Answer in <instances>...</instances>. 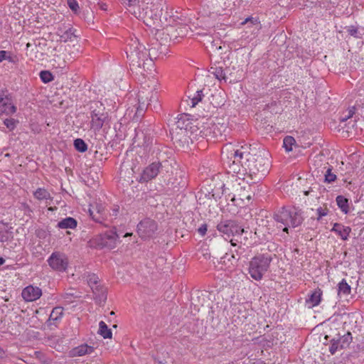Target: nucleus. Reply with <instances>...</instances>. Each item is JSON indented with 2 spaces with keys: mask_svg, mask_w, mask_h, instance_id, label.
I'll list each match as a JSON object with an SVG mask.
<instances>
[{
  "mask_svg": "<svg viewBox=\"0 0 364 364\" xmlns=\"http://www.w3.org/2000/svg\"><path fill=\"white\" fill-rule=\"evenodd\" d=\"M222 155L226 156L233 164H240L244 168L247 178L252 181L250 183L259 182L268 173V159L261 156L255 157L250 154L247 146L235 149L226 145L222 149Z\"/></svg>",
  "mask_w": 364,
  "mask_h": 364,
  "instance_id": "nucleus-1",
  "label": "nucleus"
},
{
  "mask_svg": "<svg viewBox=\"0 0 364 364\" xmlns=\"http://www.w3.org/2000/svg\"><path fill=\"white\" fill-rule=\"evenodd\" d=\"M126 53L130 60L132 70L138 68L145 70V65L147 64L151 65L154 59L157 58L156 48L152 47L147 51L144 46L141 44L136 38L131 40L127 46Z\"/></svg>",
  "mask_w": 364,
  "mask_h": 364,
  "instance_id": "nucleus-2",
  "label": "nucleus"
},
{
  "mask_svg": "<svg viewBox=\"0 0 364 364\" xmlns=\"http://www.w3.org/2000/svg\"><path fill=\"white\" fill-rule=\"evenodd\" d=\"M274 219L280 225L284 232L288 233L289 228H296L299 226L303 220L302 213L295 207H282L274 214Z\"/></svg>",
  "mask_w": 364,
  "mask_h": 364,
  "instance_id": "nucleus-3",
  "label": "nucleus"
},
{
  "mask_svg": "<svg viewBox=\"0 0 364 364\" xmlns=\"http://www.w3.org/2000/svg\"><path fill=\"white\" fill-rule=\"evenodd\" d=\"M173 160H164L161 162L154 161L145 167L137 179L139 183H147L155 178L159 173L162 177L166 178L173 174L174 168Z\"/></svg>",
  "mask_w": 364,
  "mask_h": 364,
  "instance_id": "nucleus-4",
  "label": "nucleus"
},
{
  "mask_svg": "<svg viewBox=\"0 0 364 364\" xmlns=\"http://www.w3.org/2000/svg\"><path fill=\"white\" fill-rule=\"evenodd\" d=\"M272 257L268 254L259 255L254 257L249 264V274L257 281L261 280L264 274L267 272Z\"/></svg>",
  "mask_w": 364,
  "mask_h": 364,
  "instance_id": "nucleus-5",
  "label": "nucleus"
},
{
  "mask_svg": "<svg viewBox=\"0 0 364 364\" xmlns=\"http://www.w3.org/2000/svg\"><path fill=\"white\" fill-rule=\"evenodd\" d=\"M218 231L228 237H236V239L230 240L232 246H236L237 244L234 241L242 243V235L247 234V230H245L241 225H240L235 220H225L221 222L217 225Z\"/></svg>",
  "mask_w": 364,
  "mask_h": 364,
  "instance_id": "nucleus-6",
  "label": "nucleus"
},
{
  "mask_svg": "<svg viewBox=\"0 0 364 364\" xmlns=\"http://www.w3.org/2000/svg\"><path fill=\"white\" fill-rule=\"evenodd\" d=\"M91 128L100 131L108 117L103 105L99 102H94L91 107Z\"/></svg>",
  "mask_w": 364,
  "mask_h": 364,
  "instance_id": "nucleus-7",
  "label": "nucleus"
},
{
  "mask_svg": "<svg viewBox=\"0 0 364 364\" xmlns=\"http://www.w3.org/2000/svg\"><path fill=\"white\" fill-rule=\"evenodd\" d=\"M156 230V223L150 218L141 220L137 225V232L142 239L151 237Z\"/></svg>",
  "mask_w": 364,
  "mask_h": 364,
  "instance_id": "nucleus-8",
  "label": "nucleus"
},
{
  "mask_svg": "<svg viewBox=\"0 0 364 364\" xmlns=\"http://www.w3.org/2000/svg\"><path fill=\"white\" fill-rule=\"evenodd\" d=\"M48 263L53 269L59 272L65 271L68 264L66 256L60 252H53L48 259Z\"/></svg>",
  "mask_w": 364,
  "mask_h": 364,
  "instance_id": "nucleus-9",
  "label": "nucleus"
},
{
  "mask_svg": "<svg viewBox=\"0 0 364 364\" xmlns=\"http://www.w3.org/2000/svg\"><path fill=\"white\" fill-rule=\"evenodd\" d=\"M119 236L114 230H109L100 235L99 245L102 247L113 249L116 247Z\"/></svg>",
  "mask_w": 364,
  "mask_h": 364,
  "instance_id": "nucleus-10",
  "label": "nucleus"
},
{
  "mask_svg": "<svg viewBox=\"0 0 364 364\" xmlns=\"http://www.w3.org/2000/svg\"><path fill=\"white\" fill-rule=\"evenodd\" d=\"M222 128H223L222 125L219 126L212 121L208 122L205 123V125L203 126L200 133H202L204 136L207 137L208 139L217 138L222 135Z\"/></svg>",
  "mask_w": 364,
  "mask_h": 364,
  "instance_id": "nucleus-11",
  "label": "nucleus"
},
{
  "mask_svg": "<svg viewBox=\"0 0 364 364\" xmlns=\"http://www.w3.org/2000/svg\"><path fill=\"white\" fill-rule=\"evenodd\" d=\"M21 295L24 300L27 301H33L41 297L42 295V291L39 287L28 286L23 289Z\"/></svg>",
  "mask_w": 364,
  "mask_h": 364,
  "instance_id": "nucleus-12",
  "label": "nucleus"
},
{
  "mask_svg": "<svg viewBox=\"0 0 364 364\" xmlns=\"http://www.w3.org/2000/svg\"><path fill=\"white\" fill-rule=\"evenodd\" d=\"M14 239L13 227L9 223L0 221V242L4 243Z\"/></svg>",
  "mask_w": 364,
  "mask_h": 364,
  "instance_id": "nucleus-13",
  "label": "nucleus"
},
{
  "mask_svg": "<svg viewBox=\"0 0 364 364\" xmlns=\"http://www.w3.org/2000/svg\"><path fill=\"white\" fill-rule=\"evenodd\" d=\"M149 106L146 102V100L144 99V92H139L138 95V104L137 107H134L130 112H133L134 109H135V113L134 114V118H139L142 116L144 110Z\"/></svg>",
  "mask_w": 364,
  "mask_h": 364,
  "instance_id": "nucleus-14",
  "label": "nucleus"
},
{
  "mask_svg": "<svg viewBox=\"0 0 364 364\" xmlns=\"http://www.w3.org/2000/svg\"><path fill=\"white\" fill-rule=\"evenodd\" d=\"M332 231L336 232L342 240H346L349 236V234L351 231L350 228L344 226L339 223H335Z\"/></svg>",
  "mask_w": 364,
  "mask_h": 364,
  "instance_id": "nucleus-15",
  "label": "nucleus"
},
{
  "mask_svg": "<svg viewBox=\"0 0 364 364\" xmlns=\"http://www.w3.org/2000/svg\"><path fill=\"white\" fill-rule=\"evenodd\" d=\"M16 112V107L9 102V99L0 101V115L6 114L10 115Z\"/></svg>",
  "mask_w": 364,
  "mask_h": 364,
  "instance_id": "nucleus-16",
  "label": "nucleus"
},
{
  "mask_svg": "<svg viewBox=\"0 0 364 364\" xmlns=\"http://www.w3.org/2000/svg\"><path fill=\"white\" fill-rule=\"evenodd\" d=\"M321 289L315 290L306 299V304L309 308H312L319 304L321 297Z\"/></svg>",
  "mask_w": 364,
  "mask_h": 364,
  "instance_id": "nucleus-17",
  "label": "nucleus"
},
{
  "mask_svg": "<svg viewBox=\"0 0 364 364\" xmlns=\"http://www.w3.org/2000/svg\"><path fill=\"white\" fill-rule=\"evenodd\" d=\"M93 350L94 348L92 346L85 344L73 348L71 351V354L73 356H82L86 354L92 353Z\"/></svg>",
  "mask_w": 364,
  "mask_h": 364,
  "instance_id": "nucleus-18",
  "label": "nucleus"
},
{
  "mask_svg": "<svg viewBox=\"0 0 364 364\" xmlns=\"http://www.w3.org/2000/svg\"><path fill=\"white\" fill-rule=\"evenodd\" d=\"M77 220L71 217H68L58 223L57 227L61 229H74L77 227Z\"/></svg>",
  "mask_w": 364,
  "mask_h": 364,
  "instance_id": "nucleus-19",
  "label": "nucleus"
},
{
  "mask_svg": "<svg viewBox=\"0 0 364 364\" xmlns=\"http://www.w3.org/2000/svg\"><path fill=\"white\" fill-rule=\"evenodd\" d=\"M350 292H351L350 286L346 282V280L345 279H343L338 284V295L340 297L347 296L350 294Z\"/></svg>",
  "mask_w": 364,
  "mask_h": 364,
  "instance_id": "nucleus-20",
  "label": "nucleus"
},
{
  "mask_svg": "<svg viewBox=\"0 0 364 364\" xmlns=\"http://www.w3.org/2000/svg\"><path fill=\"white\" fill-rule=\"evenodd\" d=\"M335 338L338 340V343H340V348H346V347H348L349 344L351 343L353 338L351 333L350 332H348L347 333L342 336H338L337 337Z\"/></svg>",
  "mask_w": 364,
  "mask_h": 364,
  "instance_id": "nucleus-21",
  "label": "nucleus"
},
{
  "mask_svg": "<svg viewBox=\"0 0 364 364\" xmlns=\"http://www.w3.org/2000/svg\"><path fill=\"white\" fill-rule=\"evenodd\" d=\"M98 333L104 338H111L112 336L111 329L108 328L107 324L102 321L99 323Z\"/></svg>",
  "mask_w": 364,
  "mask_h": 364,
  "instance_id": "nucleus-22",
  "label": "nucleus"
},
{
  "mask_svg": "<svg viewBox=\"0 0 364 364\" xmlns=\"http://www.w3.org/2000/svg\"><path fill=\"white\" fill-rule=\"evenodd\" d=\"M336 200L342 212L348 213L349 211L348 200L343 196H338Z\"/></svg>",
  "mask_w": 364,
  "mask_h": 364,
  "instance_id": "nucleus-23",
  "label": "nucleus"
},
{
  "mask_svg": "<svg viewBox=\"0 0 364 364\" xmlns=\"http://www.w3.org/2000/svg\"><path fill=\"white\" fill-rule=\"evenodd\" d=\"M63 315V308L61 306H56L52 310L49 316L48 321H58L62 318Z\"/></svg>",
  "mask_w": 364,
  "mask_h": 364,
  "instance_id": "nucleus-24",
  "label": "nucleus"
},
{
  "mask_svg": "<svg viewBox=\"0 0 364 364\" xmlns=\"http://www.w3.org/2000/svg\"><path fill=\"white\" fill-rule=\"evenodd\" d=\"M149 94L150 95V96H144V99L146 100V102L149 106H151L153 103H155L156 105H154V107L156 109L159 105V96L157 92L153 90Z\"/></svg>",
  "mask_w": 364,
  "mask_h": 364,
  "instance_id": "nucleus-25",
  "label": "nucleus"
},
{
  "mask_svg": "<svg viewBox=\"0 0 364 364\" xmlns=\"http://www.w3.org/2000/svg\"><path fill=\"white\" fill-rule=\"evenodd\" d=\"M87 282L89 286L92 288L94 294H96V291H98V287L94 288L95 285H97L99 282V278L95 274H88L87 276Z\"/></svg>",
  "mask_w": 364,
  "mask_h": 364,
  "instance_id": "nucleus-26",
  "label": "nucleus"
},
{
  "mask_svg": "<svg viewBox=\"0 0 364 364\" xmlns=\"http://www.w3.org/2000/svg\"><path fill=\"white\" fill-rule=\"evenodd\" d=\"M213 70L211 73L213 75L220 81L224 80V82H227L228 77H226L225 70L222 68H211Z\"/></svg>",
  "mask_w": 364,
  "mask_h": 364,
  "instance_id": "nucleus-27",
  "label": "nucleus"
},
{
  "mask_svg": "<svg viewBox=\"0 0 364 364\" xmlns=\"http://www.w3.org/2000/svg\"><path fill=\"white\" fill-rule=\"evenodd\" d=\"M35 198L39 200H48L50 198V195L47 191V190L44 188H38L33 193Z\"/></svg>",
  "mask_w": 364,
  "mask_h": 364,
  "instance_id": "nucleus-28",
  "label": "nucleus"
},
{
  "mask_svg": "<svg viewBox=\"0 0 364 364\" xmlns=\"http://www.w3.org/2000/svg\"><path fill=\"white\" fill-rule=\"evenodd\" d=\"M74 146L75 149L80 152H85L87 149V145L82 139H76L74 140Z\"/></svg>",
  "mask_w": 364,
  "mask_h": 364,
  "instance_id": "nucleus-29",
  "label": "nucleus"
},
{
  "mask_svg": "<svg viewBox=\"0 0 364 364\" xmlns=\"http://www.w3.org/2000/svg\"><path fill=\"white\" fill-rule=\"evenodd\" d=\"M296 141L294 137L291 136H287L284 137L283 141V146L287 151L292 150V146L295 144Z\"/></svg>",
  "mask_w": 364,
  "mask_h": 364,
  "instance_id": "nucleus-30",
  "label": "nucleus"
},
{
  "mask_svg": "<svg viewBox=\"0 0 364 364\" xmlns=\"http://www.w3.org/2000/svg\"><path fill=\"white\" fill-rule=\"evenodd\" d=\"M41 80L44 83H48L53 80V76L52 73L48 70H42L39 74Z\"/></svg>",
  "mask_w": 364,
  "mask_h": 364,
  "instance_id": "nucleus-31",
  "label": "nucleus"
},
{
  "mask_svg": "<svg viewBox=\"0 0 364 364\" xmlns=\"http://www.w3.org/2000/svg\"><path fill=\"white\" fill-rule=\"evenodd\" d=\"M75 37L76 36L75 35L73 29L69 28L60 36V40L64 42H66L68 41H72L73 38Z\"/></svg>",
  "mask_w": 364,
  "mask_h": 364,
  "instance_id": "nucleus-32",
  "label": "nucleus"
},
{
  "mask_svg": "<svg viewBox=\"0 0 364 364\" xmlns=\"http://www.w3.org/2000/svg\"><path fill=\"white\" fill-rule=\"evenodd\" d=\"M340 343L336 338H333L331 340V346L329 347V351L332 355H334L338 350H341L340 348Z\"/></svg>",
  "mask_w": 364,
  "mask_h": 364,
  "instance_id": "nucleus-33",
  "label": "nucleus"
},
{
  "mask_svg": "<svg viewBox=\"0 0 364 364\" xmlns=\"http://www.w3.org/2000/svg\"><path fill=\"white\" fill-rule=\"evenodd\" d=\"M4 124L10 131H13L18 124V120L13 118L6 119Z\"/></svg>",
  "mask_w": 364,
  "mask_h": 364,
  "instance_id": "nucleus-34",
  "label": "nucleus"
},
{
  "mask_svg": "<svg viewBox=\"0 0 364 364\" xmlns=\"http://www.w3.org/2000/svg\"><path fill=\"white\" fill-rule=\"evenodd\" d=\"M7 60L9 62L15 63L16 60L14 57H12L9 52L6 50H0V63L4 60Z\"/></svg>",
  "mask_w": 364,
  "mask_h": 364,
  "instance_id": "nucleus-35",
  "label": "nucleus"
},
{
  "mask_svg": "<svg viewBox=\"0 0 364 364\" xmlns=\"http://www.w3.org/2000/svg\"><path fill=\"white\" fill-rule=\"evenodd\" d=\"M67 4L75 14H77L79 13L80 6L76 0H67Z\"/></svg>",
  "mask_w": 364,
  "mask_h": 364,
  "instance_id": "nucleus-36",
  "label": "nucleus"
},
{
  "mask_svg": "<svg viewBox=\"0 0 364 364\" xmlns=\"http://www.w3.org/2000/svg\"><path fill=\"white\" fill-rule=\"evenodd\" d=\"M203 95L201 90H198L194 95V96L191 99V107H195L200 101H201Z\"/></svg>",
  "mask_w": 364,
  "mask_h": 364,
  "instance_id": "nucleus-37",
  "label": "nucleus"
},
{
  "mask_svg": "<svg viewBox=\"0 0 364 364\" xmlns=\"http://www.w3.org/2000/svg\"><path fill=\"white\" fill-rule=\"evenodd\" d=\"M336 179V176L331 172V170L328 168L325 174V181L327 183H332Z\"/></svg>",
  "mask_w": 364,
  "mask_h": 364,
  "instance_id": "nucleus-38",
  "label": "nucleus"
},
{
  "mask_svg": "<svg viewBox=\"0 0 364 364\" xmlns=\"http://www.w3.org/2000/svg\"><path fill=\"white\" fill-rule=\"evenodd\" d=\"M316 213L318 215L316 220H320L323 216H325L328 214V209L326 207H325V208L319 207L318 208H317Z\"/></svg>",
  "mask_w": 364,
  "mask_h": 364,
  "instance_id": "nucleus-39",
  "label": "nucleus"
},
{
  "mask_svg": "<svg viewBox=\"0 0 364 364\" xmlns=\"http://www.w3.org/2000/svg\"><path fill=\"white\" fill-rule=\"evenodd\" d=\"M355 107L349 108L344 114V116L341 117V120L344 122L346 121L348 119L352 117L353 115L355 114Z\"/></svg>",
  "mask_w": 364,
  "mask_h": 364,
  "instance_id": "nucleus-40",
  "label": "nucleus"
},
{
  "mask_svg": "<svg viewBox=\"0 0 364 364\" xmlns=\"http://www.w3.org/2000/svg\"><path fill=\"white\" fill-rule=\"evenodd\" d=\"M347 31L352 36H354V37H356V38L359 37L358 36V30L357 28H355L354 26H349V27H348Z\"/></svg>",
  "mask_w": 364,
  "mask_h": 364,
  "instance_id": "nucleus-41",
  "label": "nucleus"
},
{
  "mask_svg": "<svg viewBox=\"0 0 364 364\" xmlns=\"http://www.w3.org/2000/svg\"><path fill=\"white\" fill-rule=\"evenodd\" d=\"M251 23L254 25H258L259 22L257 18H254L252 17H248L244 21L242 22L241 24L245 25L246 23Z\"/></svg>",
  "mask_w": 364,
  "mask_h": 364,
  "instance_id": "nucleus-42",
  "label": "nucleus"
},
{
  "mask_svg": "<svg viewBox=\"0 0 364 364\" xmlns=\"http://www.w3.org/2000/svg\"><path fill=\"white\" fill-rule=\"evenodd\" d=\"M198 233L201 236H204L207 232V225L203 224L198 229Z\"/></svg>",
  "mask_w": 364,
  "mask_h": 364,
  "instance_id": "nucleus-43",
  "label": "nucleus"
},
{
  "mask_svg": "<svg viewBox=\"0 0 364 364\" xmlns=\"http://www.w3.org/2000/svg\"><path fill=\"white\" fill-rule=\"evenodd\" d=\"M89 213H90V216L92 217V218L95 221L101 223V220L102 219V218L101 216L97 217L95 215H94L93 210H92L91 209L89 210Z\"/></svg>",
  "mask_w": 364,
  "mask_h": 364,
  "instance_id": "nucleus-44",
  "label": "nucleus"
},
{
  "mask_svg": "<svg viewBox=\"0 0 364 364\" xmlns=\"http://www.w3.org/2000/svg\"><path fill=\"white\" fill-rule=\"evenodd\" d=\"M3 100H7V95L4 90H0V101Z\"/></svg>",
  "mask_w": 364,
  "mask_h": 364,
  "instance_id": "nucleus-45",
  "label": "nucleus"
},
{
  "mask_svg": "<svg viewBox=\"0 0 364 364\" xmlns=\"http://www.w3.org/2000/svg\"><path fill=\"white\" fill-rule=\"evenodd\" d=\"M183 123H184V121L182 119V117H181L176 122L177 128L182 129L183 128Z\"/></svg>",
  "mask_w": 364,
  "mask_h": 364,
  "instance_id": "nucleus-46",
  "label": "nucleus"
},
{
  "mask_svg": "<svg viewBox=\"0 0 364 364\" xmlns=\"http://www.w3.org/2000/svg\"><path fill=\"white\" fill-rule=\"evenodd\" d=\"M99 6L103 11H107L108 8V5L106 3H99Z\"/></svg>",
  "mask_w": 364,
  "mask_h": 364,
  "instance_id": "nucleus-47",
  "label": "nucleus"
},
{
  "mask_svg": "<svg viewBox=\"0 0 364 364\" xmlns=\"http://www.w3.org/2000/svg\"><path fill=\"white\" fill-rule=\"evenodd\" d=\"M119 206H116V207H114V208L112 209V215H115V216H116V215H117L118 212H119Z\"/></svg>",
  "mask_w": 364,
  "mask_h": 364,
  "instance_id": "nucleus-48",
  "label": "nucleus"
},
{
  "mask_svg": "<svg viewBox=\"0 0 364 364\" xmlns=\"http://www.w3.org/2000/svg\"><path fill=\"white\" fill-rule=\"evenodd\" d=\"M4 262H5V259L3 257H0V265L4 264Z\"/></svg>",
  "mask_w": 364,
  "mask_h": 364,
  "instance_id": "nucleus-49",
  "label": "nucleus"
},
{
  "mask_svg": "<svg viewBox=\"0 0 364 364\" xmlns=\"http://www.w3.org/2000/svg\"><path fill=\"white\" fill-rule=\"evenodd\" d=\"M102 298L105 300L106 299V296L105 295V293L104 292H102Z\"/></svg>",
  "mask_w": 364,
  "mask_h": 364,
  "instance_id": "nucleus-50",
  "label": "nucleus"
},
{
  "mask_svg": "<svg viewBox=\"0 0 364 364\" xmlns=\"http://www.w3.org/2000/svg\"><path fill=\"white\" fill-rule=\"evenodd\" d=\"M97 213L100 214V215L101 214V210H100V208L97 210Z\"/></svg>",
  "mask_w": 364,
  "mask_h": 364,
  "instance_id": "nucleus-51",
  "label": "nucleus"
},
{
  "mask_svg": "<svg viewBox=\"0 0 364 364\" xmlns=\"http://www.w3.org/2000/svg\"><path fill=\"white\" fill-rule=\"evenodd\" d=\"M2 353H3V351H2V350L0 348V356H1Z\"/></svg>",
  "mask_w": 364,
  "mask_h": 364,
  "instance_id": "nucleus-52",
  "label": "nucleus"
},
{
  "mask_svg": "<svg viewBox=\"0 0 364 364\" xmlns=\"http://www.w3.org/2000/svg\"><path fill=\"white\" fill-rule=\"evenodd\" d=\"M231 257H232L233 259H236V258H235V255H234V254H232Z\"/></svg>",
  "mask_w": 364,
  "mask_h": 364,
  "instance_id": "nucleus-53",
  "label": "nucleus"
},
{
  "mask_svg": "<svg viewBox=\"0 0 364 364\" xmlns=\"http://www.w3.org/2000/svg\"><path fill=\"white\" fill-rule=\"evenodd\" d=\"M129 235H130L129 233H127V234H125L124 237H127Z\"/></svg>",
  "mask_w": 364,
  "mask_h": 364,
  "instance_id": "nucleus-54",
  "label": "nucleus"
},
{
  "mask_svg": "<svg viewBox=\"0 0 364 364\" xmlns=\"http://www.w3.org/2000/svg\"><path fill=\"white\" fill-rule=\"evenodd\" d=\"M110 314H111V315H114V311H111V312H110Z\"/></svg>",
  "mask_w": 364,
  "mask_h": 364,
  "instance_id": "nucleus-55",
  "label": "nucleus"
},
{
  "mask_svg": "<svg viewBox=\"0 0 364 364\" xmlns=\"http://www.w3.org/2000/svg\"><path fill=\"white\" fill-rule=\"evenodd\" d=\"M244 240H247V236H245Z\"/></svg>",
  "mask_w": 364,
  "mask_h": 364,
  "instance_id": "nucleus-56",
  "label": "nucleus"
},
{
  "mask_svg": "<svg viewBox=\"0 0 364 364\" xmlns=\"http://www.w3.org/2000/svg\"><path fill=\"white\" fill-rule=\"evenodd\" d=\"M328 336H325V339H326V340H327V339H328Z\"/></svg>",
  "mask_w": 364,
  "mask_h": 364,
  "instance_id": "nucleus-57",
  "label": "nucleus"
}]
</instances>
